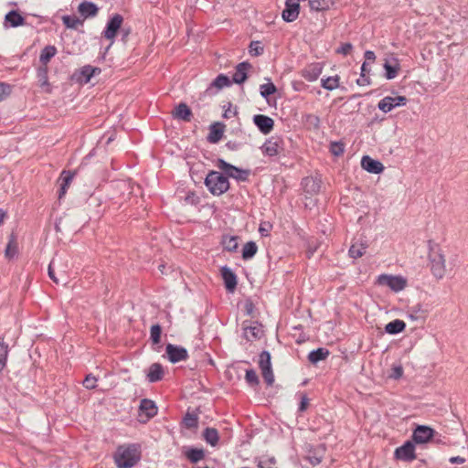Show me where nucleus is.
Masks as SVG:
<instances>
[{
  "mask_svg": "<svg viewBox=\"0 0 468 468\" xmlns=\"http://www.w3.org/2000/svg\"><path fill=\"white\" fill-rule=\"evenodd\" d=\"M271 229V225L270 223L262 222L260 225L259 231L261 234V236H268Z\"/></svg>",
  "mask_w": 468,
  "mask_h": 468,
  "instance_id": "57",
  "label": "nucleus"
},
{
  "mask_svg": "<svg viewBox=\"0 0 468 468\" xmlns=\"http://www.w3.org/2000/svg\"><path fill=\"white\" fill-rule=\"evenodd\" d=\"M11 92V87L5 83H0V101L5 100Z\"/></svg>",
  "mask_w": 468,
  "mask_h": 468,
  "instance_id": "54",
  "label": "nucleus"
},
{
  "mask_svg": "<svg viewBox=\"0 0 468 468\" xmlns=\"http://www.w3.org/2000/svg\"><path fill=\"white\" fill-rule=\"evenodd\" d=\"M172 115L175 119L190 122L192 112L185 102H181L174 109Z\"/></svg>",
  "mask_w": 468,
  "mask_h": 468,
  "instance_id": "25",
  "label": "nucleus"
},
{
  "mask_svg": "<svg viewBox=\"0 0 468 468\" xmlns=\"http://www.w3.org/2000/svg\"><path fill=\"white\" fill-rule=\"evenodd\" d=\"M186 457L193 463H197L205 457V452L202 449L190 448L186 452Z\"/></svg>",
  "mask_w": 468,
  "mask_h": 468,
  "instance_id": "33",
  "label": "nucleus"
},
{
  "mask_svg": "<svg viewBox=\"0 0 468 468\" xmlns=\"http://www.w3.org/2000/svg\"><path fill=\"white\" fill-rule=\"evenodd\" d=\"M332 5V0H309V5L311 9L314 11L327 10Z\"/></svg>",
  "mask_w": 468,
  "mask_h": 468,
  "instance_id": "39",
  "label": "nucleus"
},
{
  "mask_svg": "<svg viewBox=\"0 0 468 468\" xmlns=\"http://www.w3.org/2000/svg\"><path fill=\"white\" fill-rule=\"evenodd\" d=\"M323 66L320 63H312L302 69L301 75L307 81H314L321 75Z\"/></svg>",
  "mask_w": 468,
  "mask_h": 468,
  "instance_id": "18",
  "label": "nucleus"
},
{
  "mask_svg": "<svg viewBox=\"0 0 468 468\" xmlns=\"http://www.w3.org/2000/svg\"><path fill=\"white\" fill-rule=\"evenodd\" d=\"M81 75L84 77V81L86 83L89 82L92 77L91 66H90V65L84 66L81 69Z\"/></svg>",
  "mask_w": 468,
  "mask_h": 468,
  "instance_id": "55",
  "label": "nucleus"
},
{
  "mask_svg": "<svg viewBox=\"0 0 468 468\" xmlns=\"http://www.w3.org/2000/svg\"><path fill=\"white\" fill-rule=\"evenodd\" d=\"M303 122L308 129L316 130L320 127V118L315 114L308 113L303 115Z\"/></svg>",
  "mask_w": 468,
  "mask_h": 468,
  "instance_id": "37",
  "label": "nucleus"
},
{
  "mask_svg": "<svg viewBox=\"0 0 468 468\" xmlns=\"http://www.w3.org/2000/svg\"><path fill=\"white\" fill-rule=\"evenodd\" d=\"M251 68L249 62L239 63L236 67V71L232 76L234 83L242 84L248 78L247 71Z\"/></svg>",
  "mask_w": 468,
  "mask_h": 468,
  "instance_id": "24",
  "label": "nucleus"
},
{
  "mask_svg": "<svg viewBox=\"0 0 468 468\" xmlns=\"http://www.w3.org/2000/svg\"><path fill=\"white\" fill-rule=\"evenodd\" d=\"M165 375L164 367L159 363H154L150 366L147 373V379L151 383H154L163 379Z\"/></svg>",
  "mask_w": 468,
  "mask_h": 468,
  "instance_id": "27",
  "label": "nucleus"
},
{
  "mask_svg": "<svg viewBox=\"0 0 468 468\" xmlns=\"http://www.w3.org/2000/svg\"><path fill=\"white\" fill-rule=\"evenodd\" d=\"M18 249H17V242H16V237L14 234H11L9 237V241L7 243V246L5 248V257L12 259L17 254Z\"/></svg>",
  "mask_w": 468,
  "mask_h": 468,
  "instance_id": "38",
  "label": "nucleus"
},
{
  "mask_svg": "<svg viewBox=\"0 0 468 468\" xmlns=\"http://www.w3.org/2000/svg\"><path fill=\"white\" fill-rule=\"evenodd\" d=\"M203 436L206 441L212 446H216L219 440L218 432L214 428H207L203 432Z\"/></svg>",
  "mask_w": 468,
  "mask_h": 468,
  "instance_id": "36",
  "label": "nucleus"
},
{
  "mask_svg": "<svg viewBox=\"0 0 468 468\" xmlns=\"http://www.w3.org/2000/svg\"><path fill=\"white\" fill-rule=\"evenodd\" d=\"M427 247L431 271L436 279H442L446 273L445 255L440 244L432 239L428 240Z\"/></svg>",
  "mask_w": 468,
  "mask_h": 468,
  "instance_id": "1",
  "label": "nucleus"
},
{
  "mask_svg": "<svg viewBox=\"0 0 468 468\" xmlns=\"http://www.w3.org/2000/svg\"><path fill=\"white\" fill-rule=\"evenodd\" d=\"M367 66V62H364L362 64L360 78L356 80V83L359 86H367L370 84V79L367 76V74L370 72V69Z\"/></svg>",
  "mask_w": 468,
  "mask_h": 468,
  "instance_id": "43",
  "label": "nucleus"
},
{
  "mask_svg": "<svg viewBox=\"0 0 468 468\" xmlns=\"http://www.w3.org/2000/svg\"><path fill=\"white\" fill-rule=\"evenodd\" d=\"M299 12V0H286L285 8L282 14V19L286 22H292L297 19Z\"/></svg>",
  "mask_w": 468,
  "mask_h": 468,
  "instance_id": "12",
  "label": "nucleus"
},
{
  "mask_svg": "<svg viewBox=\"0 0 468 468\" xmlns=\"http://www.w3.org/2000/svg\"><path fill=\"white\" fill-rule=\"evenodd\" d=\"M91 69H92V76L101 73V69L100 68H96V67H92L91 66Z\"/></svg>",
  "mask_w": 468,
  "mask_h": 468,
  "instance_id": "63",
  "label": "nucleus"
},
{
  "mask_svg": "<svg viewBox=\"0 0 468 468\" xmlns=\"http://www.w3.org/2000/svg\"><path fill=\"white\" fill-rule=\"evenodd\" d=\"M183 424L187 429H195L197 427L198 424V417L195 413L187 412L184 419H183Z\"/></svg>",
  "mask_w": 468,
  "mask_h": 468,
  "instance_id": "45",
  "label": "nucleus"
},
{
  "mask_svg": "<svg viewBox=\"0 0 468 468\" xmlns=\"http://www.w3.org/2000/svg\"><path fill=\"white\" fill-rule=\"evenodd\" d=\"M216 165L218 169L224 172L228 178L231 177L238 181L245 182L248 180L250 176L249 170H244L234 166L223 159H218Z\"/></svg>",
  "mask_w": 468,
  "mask_h": 468,
  "instance_id": "4",
  "label": "nucleus"
},
{
  "mask_svg": "<svg viewBox=\"0 0 468 468\" xmlns=\"http://www.w3.org/2000/svg\"><path fill=\"white\" fill-rule=\"evenodd\" d=\"M253 122L259 130L264 134L270 133L273 129L274 122L271 117L267 115H254Z\"/></svg>",
  "mask_w": 468,
  "mask_h": 468,
  "instance_id": "17",
  "label": "nucleus"
},
{
  "mask_svg": "<svg viewBox=\"0 0 468 468\" xmlns=\"http://www.w3.org/2000/svg\"><path fill=\"white\" fill-rule=\"evenodd\" d=\"M97 378L92 375H88L83 380V385L86 388L92 389L96 388Z\"/></svg>",
  "mask_w": 468,
  "mask_h": 468,
  "instance_id": "53",
  "label": "nucleus"
},
{
  "mask_svg": "<svg viewBox=\"0 0 468 468\" xmlns=\"http://www.w3.org/2000/svg\"><path fill=\"white\" fill-rule=\"evenodd\" d=\"M26 24L25 18L16 11L12 10L5 16V25L11 27H17Z\"/></svg>",
  "mask_w": 468,
  "mask_h": 468,
  "instance_id": "26",
  "label": "nucleus"
},
{
  "mask_svg": "<svg viewBox=\"0 0 468 468\" xmlns=\"http://www.w3.org/2000/svg\"><path fill=\"white\" fill-rule=\"evenodd\" d=\"M365 58H366L365 62H374L376 60V55L373 51L367 50L365 52Z\"/></svg>",
  "mask_w": 468,
  "mask_h": 468,
  "instance_id": "59",
  "label": "nucleus"
},
{
  "mask_svg": "<svg viewBox=\"0 0 468 468\" xmlns=\"http://www.w3.org/2000/svg\"><path fill=\"white\" fill-rule=\"evenodd\" d=\"M8 352V345L5 343L4 337L0 336V373L6 366Z\"/></svg>",
  "mask_w": 468,
  "mask_h": 468,
  "instance_id": "40",
  "label": "nucleus"
},
{
  "mask_svg": "<svg viewBox=\"0 0 468 468\" xmlns=\"http://www.w3.org/2000/svg\"><path fill=\"white\" fill-rule=\"evenodd\" d=\"M405 327L406 324L404 321L396 319L386 324L385 331L389 335H396L404 331Z\"/></svg>",
  "mask_w": 468,
  "mask_h": 468,
  "instance_id": "31",
  "label": "nucleus"
},
{
  "mask_svg": "<svg viewBox=\"0 0 468 468\" xmlns=\"http://www.w3.org/2000/svg\"><path fill=\"white\" fill-rule=\"evenodd\" d=\"M259 367L266 384L268 386H272L275 379L271 367V354L269 351L264 350L260 354Z\"/></svg>",
  "mask_w": 468,
  "mask_h": 468,
  "instance_id": "6",
  "label": "nucleus"
},
{
  "mask_svg": "<svg viewBox=\"0 0 468 468\" xmlns=\"http://www.w3.org/2000/svg\"><path fill=\"white\" fill-rule=\"evenodd\" d=\"M283 150V140L277 136H271L261 146L262 153L270 157L277 156Z\"/></svg>",
  "mask_w": 468,
  "mask_h": 468,
  "instance_id": "7",
  "label": "nucleus"
},
{
  "mask_svg": "<svg viewBox=\"0 0 468 468\" xmlns=\"http://www.w3.org/2000/svg\"><path fill=\"white\" fill-rule=\"evenodd\" d=\"M434 432L433 429L420 425L414 430L412 438L416 443H425L433 437Z\"/></svg>",
  "mask_w": 468,
  "mask_h": 468,
  "instance_id": "14",
  "label": "nucleus"
},
{
  "mask_svg": "<svg viewBox=\"0 0 468 468\" xmlns=\"http://www.w3.org/2000/svg\"><path fill=\"white\" fill-rule=\"evenodd\" d=\"M258 250V247L254 241L247 242L242 250V258L243 260L251 259Z\"/></svg>",
  "mask_w": 468,
  "mask_h": 468,
  "instance_id": "42",
  "label": "nucleus"
},
{
  "mask_svg": "<svg viewBox=\"0 0 468 468\" xmlns=\"http://www.w3.org/2000/svg\"><path fill=\"white\" fill-rule=\"evenodd\" d=\"M253 309H254V305H253L252 302L248 300L245 303V310H246L247 314L250 315L253 312Z\"/></svg>",
  "mask_w": 468,
  "mask_h": 468,
  "instance_id": "60",
  "label": "nucleus"
},
{
  "mask_svg": "<svg viewBox=\"0 0 468 468\" xmlns=\"http://www.w3.org/2000/svg\"><path fill=\"white\" fill-rule=\"evenodd\" d=\"M408 100L405 96L390 97L387 96L379 101L378 107L380 111L387 113L399 106L406 105Z\"/></svg>",
  "mask_w": 468,
  "mask_h": 468,
  "instance_id": "8",
  "label": "nucleus"
},
{
  "mask_svg": "<svg viewBox=\"0 0 468 468\" xmlns=\"http://www.w3.org/2000/svg\"><path fill=\"white\" fill-rule=\"evenodd\" d=\"M403 375V367L401 365H394L391 368L389 378L399 379Z\"/></svg>",
  "mask_w": 468,
  "mask_h": 468,
  "instance_id": "51",
  "label": "nucleus"
},
{
  "mask_svg": "<svg viewBox=\"0 0 468 468\" xmlns=\"http://www.w3.org/2000/svg\"><path fill=\"white\" fill-rule=\"evenodd\" d=\"M162 328L160 324H153L150 330V338L153 344L157 345L161 341Z\"/></svg>",
  "mask_w": 468,
  "mask_h": 468,
  "instance_id": "47",
  "label": "nucleus"
},
{
  "mask_svg": "<svg viewBox=\"0 0 468 468\" xmlns=\"http://www.w3.org/2000/svg\"><path fill=\"white\" fill-rule=\"evenodd\" d=\"M165 353L168 360L173 364L185 361L188 358V353L186 348L173 344L166 345Z\"/></svg>",
  "mask_w": 468,
  "mask_h": 468,
  "instance_id": "9",
  "label": "nucleus"
},
{
  "mask_svg": "<svg viewBox=\"0 0 468 468\" xmlns=\"http://www.w3.org/2000/svg\"><path fill=\"white\" fill-rule=\"evenodd\" d=\"M330 352L328 349L320 347L316 350H313L308 355V359L312 364H316L319 361L324 360L328 357Z\"/></svg>",
  "mask_w": 468,
  "mask_h": 468,
  "instance_id": "29",
  "label": "nucleus"
},
{
  "mask_svg": "<svg viewBox=\"0 0 468 468\" xmlns=\"http://www.w3.org/2000/svg\"><path fill=\"white\" fill-rule=\"evenodd\" d=\"M367 247V240L365 237H361L352 243L348 250V255L355 260L361 258L366 253Z\"/></svg>",
  "mask_w": 468,
  "mask_h": 468,
  "instance_id": "16",
  "label": "nucleus"
},
{
  "mask_svg": "<svg viewBox=\"0 0 468 468\" xmlns=\"http://www.w3.org/2000/svg\"><path fill=\"white\" fill-rule=\"evenodd\" d=\"M140 459V446L136 444H131L127 447L120 446L114 455L118 468H133Z\"/></svg>",
  "mask_w": 468,
  "mask_h": 468,
  "instance_id": "2",
  "label": "nucleus"
},
{
  "mask_svg": "<svg viewBox=\"0 0 468 468\" xmlns=\"http://www.w3.org/2000/svg\"><path fill=\"white\" fill-rule=\"evenodd\" d=\"M221 276L224 281L225 287L228 292H233L237 287V276L227 266L221 268Z\"/></svg>",
  "mask_w": 468,
  "mask_h": 468,
  "instance_id": "20",
  "label": "nucleus"
},
{
  "mask_svg": "<svg viewBox=\"0 0 468 468\" xmlns=\"http://www.w3.org/2000/svg\"><path fill=\"white\" fill-rule=\"evenodd\" d=\"M464 461H465V460H464V458H463V457H459V456L452 457V458L450 459V462H451L452 463H464Z\"/></svg>",
  "mask_w": 468,
  "mask_h": 468,
  "instance_id": "62",
  "label": "nucleus"
},
{
  "mask_svg": "<svg viewBox=\"0 0 468 468\" xmlns=\"http://www.w3.org/2000/svg\"><path fill=\"white\" fill-rule=\"evenodd\" d=\"M339 86V77H328L326 79L322 80V87L328 90H333Z\"/></svg>",
  "mask_w": 468,
  "mask_h": 468,
  "instance_id": "46",
  "label": "nucleus"
},
{
  "mask_svg": "<svg viewBox=\"0 0 468 468\" xmlns=\"http://www.w3.org/2000/svg\"><path fill=\"white\" fill-rule=\"evenodd\" d=\"M62 22L67 28L76 29L79 26L83 24L81 18H79L75 16H63Z\"/></svg>",
  "mask_w": 468,
  "mask_h": 468,
  "instance_id": "41",
  "label": "nucleus"
},
{
  "mask_svg": "<svg viewBox=\"0 0 468 468\" xmlns=\"http://www.w3.org/2000/svg\"><path fill=\"white\" fill-rule=\"evenodd\" d=\"M221 243L226 250L230 251V252L236 251L238 249V246H239L238 237L230 236V235H224L222 237Z\"/></svg>",
  "mask_w": 468,
  "mask_h": 468,
  "instance_id": "32",
  "label": "nucleus"
},
{
  "mask_svg": "<svg viewBox=\"0 0 468 468\" xmlns=\"http://www.w3.org/2000/svg\"><path fill=\"white\" fill-rule=\"evenodd\" d=\"M5 215H6L5 212L4 210L0 209V224L3 223V221L5 218Z\"/></svg>",
  "mask_w": 468,
  "mask_h": 468,
  "instance_id": "64",
  "label": "nucleus"
},
{
  "mask_svg": "<svg viewBox=\"0 0 468 468\" xmlns=\"http://www.w3.org/2000/svg\"><path fill=\"white\" fill-rule=\"evenodd\" d=\"M78 12L84 21L85 19L95 17L99 13V7L92 2L83 1L78 6Z\"/></svg>",
  "mask_w": 468,
  "mask_h": 468,
  "instance_id": "15",
  "label": "nucleus"
},
{
  "mask_svg": "<svg viewBox=\"0 0 468 468\" xmlns=\"http://www.w3.org/2000/svg\"><path fill=\"white\" fill-rule=\"evenodd\" d=\"M308 405H309V399H308L307 396L306 395H302L301 402H300V405H299V410L300 411L306 410Z\"/></svg>",
  "mask_w": 468,
  "mask_h": 468,
  "instance_id": "58",
  "label": "nucleus"
},
{
  "mask_svg": "<svg viewBox=\"0 0 468 468\" xmlns=\"http://www.w3.org/2000/svg\"><path fill=\"white\" fill-rule=\"evenodd\" d=\"M261 334V330L259 326H248L244 328V335L247 340L252 341L254 339L260 338Z\"/></svg>",
  "mask_w": 468,
  "mask_h": 468,
  "instance_id": "44",
  "label": "nucleus"
},
{
  "mask_svg": "<svg viewBox=\"0 0 468 468\" xmlns=\"http://www.w3.org/2000/svg\"><path fill=\"white\" fill-rule=\"evenodd\" d=\"M352 48L353 46L351 43H345L339 48H337L336 52L346 56L351 52Z\"/></svg>",
  "mask_w": 468,
  "mask_h": 468,
  "instance_id": "56",
  "label": "nucleus"
},
{
  "mask_svg": "<svg viewBox=\"0 0 468 468\" xmlns=\"http://www.w3.org/2000/svg\"><path fill=\"white\" fill-rule=\"evenodd\" d=\"M57 54V48L54 46H46L40 53L39 60L41 67H48V63Z\"/></svg>",
  "mask_w": 468,
  "mask_h": 468,
  "instance_id": "30",
  "label": "nucleus"
},
{
  "mask_svg": "<svg viewBox=\"0 0 468 468\" xmlns=\"http://www.w3.org/2000/svg\"><path fill=\"white\" fill-rule=\"evenodd\" d=\"M331 152L334 155L339 156L344 154L345 147L344 144L338 142H334L331 144Z\"/></svg>",
  "mask_w": 468,
  "mask_h": 468,
  "instance_id": "52",
  "label": "nucleus"
},
{
  "mask_svg": "<svg viewBox=\"0 0 468 468\" xmlns=\"http://www.w3.org/2000/svg\"><path fill=\"white\" fill-rule=\"evenodd\" d=\"M230 84L229 79L224 75L219 74L210 84V86L205 91V94H211L213 88L217 90H221L224 87H228Z\"/></svg>",
  "mask_w": 468,
  "mask_h": 468,
  "instance_id": "28",
  "label": "nucleus"
},
{
  "mask_svg": "<svg viewBox=\"0 0 468 468\" xmlns=\"http://www.w3.org/2000/svg\"><path fill=\"white\" fill-rule=\"evenodd\" d=\"M37 78L40 83V87L46 88V91L49 93L51 91V88L48 83V67H40L37 69Z\"/></svg>",
  "mask_w": 468,
  "mask_h": 468,
  "instance_id": "35",
  "label": "nucleus"
},
{
  "mask_svg": "<svg viewBox=\"0 0 468 468\" xmlns=\"http://www.w3.org/2000/svg\"><path fill=\"white\" fill-rule=\"evenodd\" d=\"M157 414V407L154 402L148 399H143L139 406V417L142 422H146Z\"/></svg>",
  "mask_w": 468,
  "mask_h": 468,
  "instance_id": "10",
  "label": "nucleus"
},
{
  "mask_svg": "<svg viewBox=\"0 0 468 468\" xmlns=\"http://www.w3.org/2000/svg\"><path fill=\"white\" fill-rule=\"evenodd\" d=\"M48 276L49 278L56 283L58 282L57 277L55 276V272H54V270L52 268V261L50 262V264L48 265Z\"/></svg>",
  "mask_w": 468,
  "mask_h": 468,
  "instance_id": "61",
  "label": "nucleus"
},
{
  "mask_svg": "<svg viewBox=\"0 0 468 468\" xmlns=\"http://www.w3.org/2000/svg\"><path fill=\"white\" fill-rule=\"evenodd\" d=\"M302 186L307 194L315 195L320 191L321 180L316 177L307 176L303 179Z\"/></svg>",
  "mask_w": 468,
  "mask_h": 468,
  "instance_id": "22",
  "label": "nucleus"
},
{
  "mask_svg": "<svg viewBox=\"0 0 468 468\" xmlns=\"http://www.w3.org/2000/svg\"><path fill=\"white\" fill-rule=\"evenodd\" d=\"M377 283L380 286H387L391 291L398 292L407 286V280L402 276L381 274L378 277Z\"/></svg>",
  "mask_w": 468,
  "mask_h": 468,
  "instance_id": "5",
  "label": "nucleus"
},
{
  "mask_svg": "<svg viewBox=\"0 0 468 468\" xmlns=\"http://www.w3.org/2000/svg\"><path fill=\"white\" fill-rule=\"evenodd\" d=\"M395 456L399 460L407 462L413 461L416 459L414 444L410 441L405 442L402 446L396 449Z\"/></svg>",
  "mask_w": 468,
  "mask_h": 468,
  "instance_id": "13",
  "label": "nucleus"
},
{
  "mask_svg": "<svg viewBox=\"0 0 468 468\" xmlns=\"http://www.w3.org/2000/svg\"><path fill=\"white\" fill-rule=\"evenodd\" d=\"M75 174H76L75 172H71V171H67V170L62 171L60 177L58 179V182L60 184V188L58 191V198L59 199L62 198L66 195L67 190L75 176Z\"/></svg>",
  "mask_w": 468,
  "mask_h": 468,
  "instance_id": "21",
  "label": "nucleus"
},
{
  "mask_svg": "<svg viewBox=\"0 0 468 468\" xmlns=\"http://www.w3.org/2000/svg\"><path fill=\"white\" fill-rule=\"evenodd\" d=\"M205 185L213 196H221L229 189V182L225 174L210 171L205 178Z\"/></svg>",
  "mask_w": 468,
  "mask_h": 468,
  "instance_id": "3",
  "label": "nucleus"
},
{
  "mask_svg": "<svg viewBox=\"0 0 468 468\" xmlns=\"http://www.w3.org/2000/svg\"><path fill=\"white\" fill-rule=\"evenodd\" d=\"M261 95L263 98H268L269 96L274 94L277 91V88L272 82L265 83L261 85L260 87Z\"/></svg>",
  "mask_w": 468,
  "mask_h": 468,
  "instance_id": "48",
  "label": "nucleus"
},
{
  "mask_svg": "<svg viewBox=\"0 0 468 468\" xmlns=\"http://www.w3.org/2000/svg\"><path fill=\"white\" fill-rule=\"evenodd\" d=\"M246 382L251 386H258L260 383L259 377L254 369H247L245 374Z\"/></svg>",
  "mask_w": 468,
  "mask_h": 468,
  "instance_id": "49",
  "label": "nucleus"
},
{
  "mask_svg": "<svg viewBox=\"0 0 468 468\" xmlns=\"http://www.w3.org/2000/svg\"><path fill=\"white\" fill-rule=\"evenodd\" d=\"M123 22V17L115 14L107 23L105 30L103 31V37L109 40H113L117 35L118 30Z\"/></svg>",
  "mask_w": 468,
  "mask_h": 468,
  "instance_id": "11",
  "label": "nucleus"
},
{
  "mask_svg": "<svg viewBox=\"0 0 468 468\" xmlns=\"http://www.w3.org/2000/svg\"><path fill=\"white\" fill-rule=\"evenodd\" d=\"M384 69L386 70L385 77L388 80H392L398 75L399 65L397 60H394V64H391L388 60H386L384 63Z\"/></svg>",
  "mask_w": 468,
  "mask_h": 468,
  "instance_id": "34",
  "label": "nucleus"
},
{
  "mask_svg": "<svg viewBox=\"0 0 468 468\" xmlns=\"http://www.w3.org/2000/svg\"><path fill=\"white\" fill-rule=\"evenodd\" d=\"M263 46L260 41H251L249 46V53L252 57L261 56L263 53Z\"/></svg>",
  "mask_w": 468,
  "mask_h": 468,
  "instance_id": "50",
  "label": "nucleus"
},
{
  "mask_svg": "<svg viewBox=\"0 0 468 468\" xmlns=\"http://www.w3.org/2000/svg\"><path fill=\"white\" fill-rule=\"evenodd\" d=\"M225 125L221 122H215L209 127V133L207 135V141L210 144L218 143L224 134Z\"/></svg>",
  "mask_w": 468,
  "mask_h": 468,
  "instance_id": "23",
  "label": "nucleus"
},
{
  "mask_svg": "<svg viewBox=\"0 0 468 468\" xmlns=\"http://www.w3.org/2000/svg\"><path fill=\"white\" fill-rule=\"evenodd\" d=\"M361 166L366 171L373 174H379L384 170V165L381 162L375 160L368 155L362 157Z\"/></svg>",
  "mask_w": 468,
  "mask_h": 468,
  "instance_id": "19",
  "label": "nucleus"
}]
</instances>
